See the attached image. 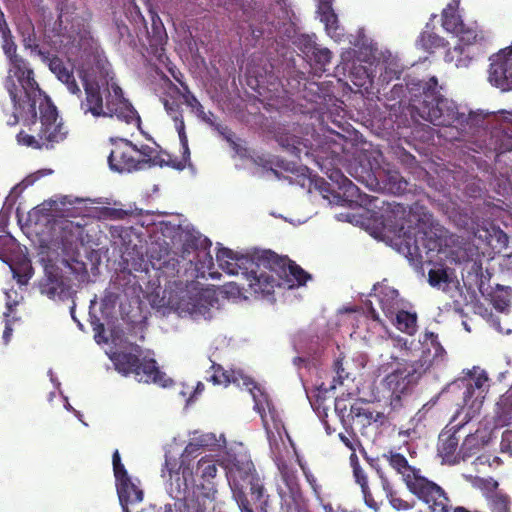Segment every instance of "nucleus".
I'll list each match as a JSON object with an SVG mask.
<instances>
[{
	"instance_id": "nucleus-1",
	"label": "nucleus",
	"mask_w": 512,
	"mask_h": 512,
	"mask_svg": "<svg viewBox=\"0 0 512 512\" xmlns=\"http://www.w3.org/2000/svg\"><path fill=\"white\" fill-rule=\"evenodd\" d=\"M2 49L9 58L10 67L4 80V88L13 103V114L8 120L9 125L18 123L22 118L25 124L36 120V102L41 96V89L35 80L34 71L25 59L17 55V46L11 32L1 34Z\"/></svg>"
},
{
	"instance_id": "nucleus-2",
	"label": "nucleus",
	"mask_w": 512,
	"mask_h": 512,
	"mask_svg": "<svg viewBox=\"0 0 512 512\" xmlns=\"http://www.w3.org/2000/svg\"><path fill=\"white\" fill-rule=\"evenodd\" d=\"M488 376L473 367L467 373L450 383L435 398L423 404L418 413H428L433 407L440 414L451 416H477L481 413L488 391Z\"/></svg>"
},
{
	"instance_id": "nucleus-3",
	"label": "nucleus",
	"mask_w": 512,
	"mask_h": 512,
	"mask_svg": "<svg viewBox=\"0 0 512 512\" xmlns=\"http://www.w3.org/2000/svg\"><path fill=\"white\" fill-rule=\"evenodd\" d=\"M253 264L242 276L255 293L269 295L275 287L293 289L311 279V275L294 261L271 250H255Z\"/></svg>"
},
{
	"instance_id": "nucleus-4",
	"label": "nucleus",
	"mask_w": 512,
	"mask_h": 512,
	"mask_svg": "<svg viewBox=\"0 0 512 512\" xmlns=\"http://www.w3.org/2000/svg\"><path fill=\"white\" fill-rule=\"evenodd\" d=\"M85 98L80 103V109L86 114H91L95 118L116 117L126 124H140L141 119L138 112L124 97L122 88L112 83L107 89L105 103L97 82H92L86 76L82 77Z\"/></svg>"
},
{
	"instance_id": "nucleus-5",
	"label": "nucleus",
	"mask_w": 512,
	"mask_h": 512,
	"mask_svg": "<svg viewBox=\"0 0 512 512\" xmlns=\"http://www.w3.org/2000/svg\"><path fill=\"white\" fill-rule=\"evenodd\" d=\"M35 110V122L25 124L22 118L18 121H22L30 131L35 132V135L20 131L17 135L18 142L35 149H52L66 139L68 130L59 118L56 106L47 96H43L42 91L37 99Z\"/></svg>"
},
{
	"instance_id": "nucleus-6",
	"label": "nucleus",
	"mask_w": 512,
	"mask_h": 512,
	"mask_svg": "<svg viewBox=\"0 0 512 512\" xmlns=\"http://www.w3.org/2000/svg\"><path fill=\"white\" fill-rule=\"evenodd\" d=\"M136 352L116 351L110 359L115 370L127 377L133 375L135 380L142 383H155L166 387L165 374L160 371L157 362L153 358L140 357L141 349L137 346Z\"/></svg>"
},
{
	"instance_id": "nucleus-7",
	"label": "nucleus",
	"mask_w": 512,
	"mask_h": 512,
	"mask_svg": "<svg viewBox=\"0 0 512 512\" xmlns=\"http://www.w3.org/2000/svg\"><path fill=\"white\" fill-rule=\"evenodd\" d=\"M419 115L435 126L449 127L454 124L469 128L478 127L484 118L477 113L468 115L459 113L456 106L445 97H438L435 101L423 100L418 108Z\"/></svg>"
},
{
	"instance_id": "nucleus-8",
	"label": "nucleus",
	"mask_w": 512,
	"mask_h": 512,
	"mask_svg": "<svg viewBox=\"0 0 512 512\" xmlns=\"http://www.w3.org/2000/svg\"><path fill=\"white\" fill-rule=\"evenodd\" d=\"M185 449L178 453L172 449L165 453V462L161 469V477L170 484V493L176 499H185L189 482L193 480V472Z\"/></svg>"
},
{
	"instance_id": "nucleus-9",
	"label": "nucleus",
	"mask_w": 512,
	"mask_h": 512,
	"mask_svg": "<svg viewBox=\"0 0 512 512\" xmlns=\"http://www.w3.org/2000/svg\"><path fill=\"white\" fill-rule=\"evenodd\" d=\"M408 490L423 501L431 512H450L452 502L442 487L419 475L410 481Z\"/></svg>"
},
{
	"instance_id": "nucleus-10",
	"label": "nucleus",
	"mask_w": 512,
	"mask_h": 512,
	"mask_svg": "<svg viewBox=\"0 0 512 512\" xmlns=\"http://www.w3.org/2000/svg\"><path fill=\"white\" fill-rule=\"evenodd\" d=\"M413 378L414 374L411 371L406 368H398L383 379L382 384L389 392L390 412H398L400 408L410 403L409 391Z\"/></svg>"
},
{
	"instance_id": "nucleus-11",
	"label": "nucleus",
	"mask_w": 512,
	"mask_h": 512,
	"mask_svg": "<svg viewBox=\"0 0 512 512\" xmlns=\"http://www.w3.org/2000/svg\"><path fill=\"white\" fill-rule=\"evenodd\" d=\"M226 475L233 497L264 487L252 461L236 460L228 467Z\"/></svg>"
},
{
	"instance_id": "nucleus-12",
	"label": "nucleus",
	"mask_w": 512,
	"mask_h": 512,
	"mask_svg": "<svg viewBox=\"0 0 512 512\" xmlns=\"http://www.w3.org/2000/svg\"><path fill=\"white\" fill-rule=\"evenodd\" d=\"M113 148L108 156V164L111 170L119 173L139 170L137 146L127 139H111Z\"/></svg>"
},
{
	"instance_id": "nucleus-13",
	"label": "nucleus",
	"mask_w": 512,
	"mask_h": 512,
	"mask_svg": "<svg viewBox=\"0 0 512 512\" xmlns=\"http://www.w3.org/2000/svg\"><path fill=\"white\" fill-rule=\"evenodd\" d=\"M459 0H452L442 11V27L449 33L456 35L459 40L467 45L476 41L477 32L474 28L464 24L458 13Z\"/></svg>"
},
{
	"instance_id": "nucleus-14",
	"label": "nucleus",
	"mask_w": 512,
	"mask_h": 512,
	"mask_svg": "<svg viewBox=\"0 0 512 512\" xmlns=\"http://www.w3.org/2000/svg\"><path fill=\"white\" fill-rule=\"evenodd\" d=\"M276 465L280 473V482L277 484L280 499L304 497L296 468L283 458H277Z\"/></svg>"
},
{
	"instance_id": "nucleus-15",
	"label": "nucleus",
	"mask_w": 512,
	"mask_h": 512,
	"mask_svg": "<svg viewBox=\"0 0 512 512\" xmlns=\"http://www.w3.org/2000/svg\"><path fill=\"white\" fill-rule=\"evenodd\" d=\"M490 60L489 81L505 90L508 76L512 72V45L494 54Z\"/></svg>"
},
{
	"instance_id": "nucleus-16",
	"label": "nucleus",
	"mask_w": 512,
	"mask_h": 512,
	"mask_svg": "<svg viewBox=\"0 0 512 512\" xmlns=\"http://www.w3.org/2000/svg\"><path fill=\"white\" fill-rule=\"evenodd\" d=\"M254 252L247 255H238L228 248H220L216 254L219 267L229 275H243L247 269H251Z\"/></svg>"
},
{
	"instance_id": "nucleus-17",
	"label": "nucleus",
	"mask_w": 512,
	"mask_h": 512,
	"mask_svg": "<svg viewBox=\"0 0 512 512\" xmlns=\"http://www.w3.org/2000/svg\"><path fill=\"white\" fill-rule=\"evenodd\" d=\"M329 179L337 186V197L342 205L353 207L365 204L366 195H362L360 189L348 179L340 170H333L329 174Z\"/></svg>"
},
{
	"instance_id": "nucleus-18",
	"label": "nucleus",
	"mask_w": 512,
	"mask_h": 512,
	"mask_svg": "<svg viewBox=\"0 0 512 512\" xmlns=\"http://www.w3.org/2000/svg\"><path fill=\"white\" fill-rule=\"evenodd\" d=\"M472 420V418H468V421L458 423L454 426H446L445 429L439 435L438 441V454L442 457L443 461L447 463H455L456 462V451L459 445V433L462 429H464Z\"/></svg>"
},
{
	"instance_id": "nucleus-19",
	"label": "nucleus",
	"mask_w": 512,
	"mask_h": 512,
	"mask_svg": "<svg viewBox=\"0 0 512 512\" xmlns=\"http://www.w3.org/2000/svg\"><path fill=\"white\" fill-rule=\"evenodd\" d=\"M241 512H267L269 495L264 487L234 497Z\"/></svg>"
},
{
	"instance_id": "nucleus-20",
	"label": "nucleus",
	"mask_w": 512,
	"mask_h": 512,
	"mask_svg": "<svg viewBox=\"0 0 512 512\" xmlns=\"http://www.w3.org/2000/svg\"><path fill=\"white\" fill-rule=\"evenodd\" d=\"M50 71L67 87L68 91L77 96L81 95V88L78 85L73 69L67 66L64 61L56 55L48 58Z\"/></svg>"
},
{
	"instance_id": "nucleus-21",
	"label": "nucleus",
	"mask_w": 512,
	"mask_h": 512,
	"mask_svg": "<svg viewBox=\"0 0 512 512\" xmlns=\"http://www.w3.org/2000/svg\"><path fill=\"white\" fill-rule=\"evenodd\" d=\"M383 458L388 461L389 465L393 469L402 475L407 487L409 486L410 481H414V478L421 475L420 470L410 466L406 457L398 452L389 451L388 453L383 454Z\"/></svg>"
},
{
	"instance_id": "nucleus-22",
	"label": "nucleus",
	"mask_w": 512,
	"mask_h": 512,
	"mask_svg": "<svg viewBox=\"0 0 512 512\" xmlns=\"http://www.w3.org/2000/svg\"><path fill=\"white\" fill-rule=\"evenodd\" d=\"M38 287L40 293L49 299H55L64 292L62 276L53 267L45 268L44 277L39 281Z\"/></svg>"
},
{
	"instance_id": "nucleus-23",
	"label": "nucleus",
	"mask_w": 512,
	"mask_h": 512,
	"mask_svg": "<svg viewBox=\"0 0 512 512\" xmlns=\"http://www.w3.org/2000/svg\"><path fill=\"white\" fill-rule=\"evenodd\" d=\"M244 384H251L250 392L254 400V410L260 416H275L277 411L269 395L251 379L245 380Z\"/></svg>"
},
{
	"instance_id": "nucleus-24",
	"label": "nucleus",
	"mask_w": 512,
	"mask_h": 512,
	"mask_svg": "<svg viewBox=\"0 0 512 512\" xmlns=\"http://www.w3.org/2000/svg\"><path fill=\"white\" fill-rule=\"evenodd\" d=\"M350 363L345 361V356L340 355L333 362V373L331 384L329 387H323L324 390H334L338 386H345L346 383H352L354 381V374L351 371Z\"/></svg>"
},
{
	"instance_id": "nucleus-25",
	"label": "nucleus",
	"mask_w": 512,
	"mask_h": 512,
	"mask_svg": "<svg viewBox=\"0 0 512 512\" xmlns=\"http://www.w3.org/2000/svg\"><path fill=\"white\" fill-rule=\"evenodd\" d=\"M489 439L490 432L486 430L481 431L480 429H477L474 433L469 430L459 452L463 454V457L476 454L480 448L488 443Z\"/></svg>"
},
{
	"instance_id": "nucleus-26",
	"label": "nucleus",
	"mask_w": 512,
	"mask_h": 512,
	"mask_svg": "<svg viewBox=\"0 0 512 512\" xmlns=\"http://www.w3.org/2000/svg\"><path fill=\"white\" fill-rule=\"evenodd\" d=\"M119 501L123 507L124 512H129L127 505L129 503H137L142 501L143 492L128 478L116 485Z\"/></svg>"
},
{
	"instance_id": "nucleus-27",
	"label": "nucleus",
	"mask_w": 512,
	"mask_h": 512,
	"mask_svg": "<svg viewBox=\"0 0 512 512\" xmlns=\"http://www.w3.org/2000/svg\"><path fill=\"white\" fill-rule=\"evenodd\" d=\"M379 304L387 317H393L400 309L399 293L396 289L385 287L378 294Z\"/></svg>"
},
{
	"instance_id": "nucleus-28",
	"label": "nucleus",
	"mask_w": 512,
	"mask_h": 512,
	"mask_svg": "<svg viewBox=\"0 0 512 512\" xmlns=\"http://www.w3.org/2000/svg\"><path fill=\"white\" fill-rule=\"evenodd\" d=\"M416 45L425 52L434 53L435 50L446 47L448 42L435 32L424 30L420 33Z\"/></svg>"
},
{
	"instance_id": "nucleus-29",
	"label": "nucleus",
	"mask_w": 512,
	"mask_h": 512,
	"mask_svg": "<svg viewBox=\"0 0 512 512\" xmlns=\"http://www.w3.org/2000/svg\"><path fill=\"white\" fill-rule=\"evenodd\" d=\"M279 145L284 148L290 155L300 159L304 152L308 154V146L300 137L292 134H281L277 137Z\"/></svg>"
},
{
	"instance_id": "nucleus-30",
	"label": "nucleus",
	"mask_w": 512,
	"mask_h": 512,
	"mask_svg": "<svg viewBox=\"0 0 512 512\" xmlns=\"http://www.w3.org/2000/svg\"><path fill=\"white\" fill-rule=\"evenodd\" d=\"M353 475L356 483L359 484L361 487V492L363 494L365 504L374 511H378L379 503L374 499L368 486L367 475L365 474L364 470L361 468L359 463L354 464Z\"/></svg>"
},
{
	"instance_id": "nucleus-31",
	"label": "nucleus",
	"mask_w": 512,
	"mask_h": 512,
	"mask_svg": "<svg viewBox=\"0 0 512 512\" xmlns=\"http://www.w3.org/2000/svg\"><path fill=\"white\" fill-rule=\"evenodd\" d=\"M395 326L401 332L408 335H414L417 331V315L405 310L399 309L395 314Z\"/></svg>"
},
{
	"instance_id": "nucleus-32",
	"label": "nucleus",
	"mask_w": 512,
	"mask_h": 512,
	"mask_svg": "<svg viewBox=\"0 0 512 512\" xmlns=\"http://www.w3.org/2000/svg\"><path fill=\"white\" fill-rule=\"evenodd\" d=\"M425 432V425L421 418H410L405 424L398 427L399 437L409 440L420 439Z\"/></svg>"
},
{
	"instance_id": "nucleus-33",
	"label": "nucleus",
	"mask_w": 512,
	"mask_h": 512,
	"mask_svg": "<svg viewBox=\"0 0 512 512\" xmlns=\"http://www.w3.org/2000/svg\"><path fill=\"white\" fill-rule=\"evenodd\" d=\"M211 369L213 370V374L209 377L208 380L215 385L227 386L230 383H237L239 380V372H236L234 370H225L220 364H217L215 362L212 363Z\"/></svg>"
},
{
	"instance_id": "nucleus-34",
	"label": "nucleus",
	"mask_w": 512,
	"mask_h": 512,
	"mask_svg": "<svg viewBox=\"0 0 512 512\" xmlns=\"http://www.w3.org/2000/svg\"><path fill=\"white\" fill-rule=\"evenodd\" d=\"M306 52L311 54L315 65L322 71L326 70V65L330 64L332 59V52L325 47H321L316 43L306 45Z\"/></svg>"
},
{
	"instance_id": "nucleus-35",
	"label": "nucleus",
	"mask_w": 512,
	"mask_h": 512,
	"mask_svg": "<svg viewBox=\"0 0 512 512\" xmlns=\"http://www.w3.org/2000/svg\"><path fill=\"white\" fill-rule=\"evenodd\" d=\"M220 446L219 439L213 433H204L199 436H194L192 441L185 447L187 454H194L202 447H215Z\"/></svg>"
},
{
	"instance_id": "nucleus-36",
	"label": "nucleus",
	"mask_w": 512,
	"mask_h": 512,
	"mask_svg": "<svg viewBox=\"0 0 512 512\" xmlns=\"http://www.w3.org/2000/svg\"><path fill=\"white\" fill-rule=\"evenodd\" d=\"M11 270L14 279H16L19 285H27L34 273L31 261L27 258H24L11 266Z\"/></svg>"
},
{
	"instance_id": "nucleus-37",
	"label": "nucleus",
	"mask_w": 512,
	"mask_h": 512,
	"mask_svg": "<svg viewBox=\"0 0 512 512\" xmlns=\"http://www.w3.org/2000/svg\"><path fill=\"white\" fill-rule=\"evenodd\" d=\"M262 422L270 442H277L278 439L282 440L283 434L287 435L281 418H262Z\"/></svg>"
},
{
	"instance_id": "nucleus-38",
	"label": "nucleus",
	"mask_w": 512,
	"mask_h": 512,
	"mask_svg": "<svg viewBox=\"0 0 512 512\" xmlns=\"http://www.w3.org/2000/svg\"><path fill=\"white\" fill-rule=\"evenodd\" d=\"M442 243L439 238L434 239L432 237H422L419 241L415 239V254L422 258V253H425L427 257H431L429 254L433 252H440Z\"/></svg>"
},
{
	"instance_id": "nucleus-39",
	"label": "nucleus",
	"mask_w": 512,
	"mask_h": 512,
	"mask_svg": "<svg viewBox=\"0 0 512 512\" xmlns=\"http://www.w3.org/2000/svg\"><path fill=\"white\" fill-rule=\"evenodd\" d=\"M383 181L385 188L393 194H402L408 186V182L397 171H388Z\"/></svg>"
},
{
	"instance_id": "nucleus-40",
	"label": "nucleus",
	"mask_w": 512,
	"mask_h": 512,
	"mask_svg": "<svg viewBox=\"0 0 512 512\" xmlns=\"http://www.w3.org/2000/svg\"><path fill=\"white\" fill-rule=\"evenodd\" d=\"M486 499L491 512H511V501L507 494H487Z\"/></svg>"
},
{
	"instance_id": "nucleus-41",
	"label": "nucleus",
	"mask_w": 512,
	"mask_h": 512,
	"mask_svg": "<svg viewBox=\"0 0 512 512\" xmlns=\"http://www.w3.org/2000/svg\"><path fill=\"white\" fill-rule=\"evenodd\" d=\"M137 152L136 159L139 160V170L155 166L158 163V153L153 147L144 144L137 147Z\"/></svg>"
},
{
	"instance_id": "nucleus-42",
	"label": "nucleus",
	"mask_w": 512,
	"mask_h": 512,
	"mask_svg": "<svg viewBox=\"0 0 512 512\" xmlns=\"http://www.w3.org/2000/svg\"><path fill=\"white\" fill-rule=\"evenodd\" d=\"M382 487L386 494L387 499L389 500V503L395 510H408L411 508V505L408 501L402 499L396 491L393 490L391 484L389 481L382 477Z\"/></svg>"
},
{
	"instance_id": "nucleus-43",
	"label": "nucleus",
	"mask_w": 512,
	"mask_h": 512,
	"mask_svg": "<svg viewBox=\"0 0 512 512\" xmlns=\"http://www.w3.org/2000/svg\"><path fill=\"white\" fill-rule=\"evenodd\" d=\"M485 239L488 245L494 248L506 247L508 244L507 234L499 227L491 224L489 229H486Z\"/></svg>"
},
{
	"instance_id": "nucleus-44",
	"label": "nucleus",
	"mask_w": 512,
	"mask_h": 512,
	"mask_svg": "<svg viewBox=\"0 0 512 512\" xmlns=\"http://www.w3.org/2000/svg\"><path fill=\"white\" fill-rule=\"evenodd\" d=\"M218 468L216 462L209 457H202L196 468V474L201 477L204 481L213 479L217 474Z\"/></svg>"
},
{
	"instance_id": "nucleus-45",
	"label": "nucleus",
	"mask_w": 512,
	"mask_h": 512,
	"mask_svg": "<svg viewBox=\"0 0 512 512\" xmlns=\"http://www.w3.org/2000/svg\"><path fill=\"white\" fill-rule=\"evenodd\" d=\"M279 512H309L305 497L280 499Z\"/></svg>"
},
{
	"instance_id": "nucleus-46",
	"label": "nucleus",
	"mask_w": 512,
	"mask_h": 512,
	"mask_svg": "<svg viewBox=\"0 0 512 512\" xmlns=\"http://www.w3.org/2000/svg\"><path fill=\"white\" fill-rule=\"evenodd\" d=\"M320 20L324 23L325 29L329 34L335 33L338 29V18L332 5L320 7Z\"/></svg>"
},
{
	"instance_id": "nucleus-47",
	"label": "nucleus",
	"mask_w": 512,
	"mask_h": 512,
	"mask_svg": "<svg viewBox=\"0 0 512 512\" xmlns=\"http://www.w3.org/2000/svg\"><path fill=\"white\" fill-rule=\"evenodd\" d=\"M98 216L103 220H124L130 216V212L121 208L101 207L98 209Z\"/></svg>"
},
{
	"instance_id": "nucleus-48",
	"label": "nucleus",
	"mask_w": 512,
	"mask_h": 512,
	"mask_svg": "<svg viewBox=\"0 0 512 512\" xmlns=\"http://www.w3.org/2000/svg\"><path fill=\"white\" fill-rule=\"evenodd\" d=\"M183 92L181 93L184 103L195 110L197 116H204V107L197 97L190 91L186 84H182Z\"/></svg>"
},
{
	"instance_id": "nucleus-49",
	"label": "nucleus",
	"mask_w": 512,
	"mask_h": 512,
	"mask_svg": "<svg viewBox=\"0 0 512 512\" xmlns=\"http://www.w3.org/2000/svg\"><path fill=\"white\" fill-rule=\"evenodd\" d=\"M113 471L116 480V485L123 481H127L130 476L128 475L125 466L121 462L120 454L118 450H115L112 456Z\"/></svg>"
},
{
	"instance_id": "nucleus-50",
	"label": "nucleus",
	"mask_w": 512,
	"mask_h": 512,
	"mask_svg": "<svg viewBox=\"0 0 512 512\" xmlns=\"http://www.w3.org/2000/svg\"><path fill=\"white\" fill-rule=\"evenodd\" d=\"M440 89L437 78L435 76L429 78L423 87V100H432L433 102L438 97H444L440 93Z\"/></svg>"
},
{
	"instance_id": "nucleus-51",
	"label": "nucleus",
	"mask_w": 512,
	"mask_h": 512,
	"mask_svg": "<svg viewBox=\"0 0 512 512\" xmlns=\"http://www.w3.org/2000/svg\"><path fill=\"white\" fill-rule=\"evenodd\" d=\"M428 282L433 287H440L442 284L449 283L446 269H431L428 273Z\"/></svg>"
},
{
	"instance_id": "nucleus-52",
	"label": "nucleus",
	"mask_w": 512,
	"mask_h": 512,
	"mask_svg": "<svg viewBox=\"0 0 512 512\" xmlns=\"http://www.w3.org/2000/svg\"><path fill=\"white\" fill-rule=\"evenodd\" d=\"M498 416H510L512 414V388L504 393L497 402Z\"/></svg>"
},
{
	"instance_id": "nucleus-53",
	"label": "nucleus",
	"mask_w": 512,
	"mask_h": 512,
	"mask_svg": "<svg viewBox=\"0 0 512 512\" xmlns=\"http://www.w3.org/2000/svg\"><path fill=\"white\" fill-rule=\"evenodd\" d=\"M175 128L178 132L179 140L181 143V146L183 148L184 154H187V156H190V151L188 147V138L185 132V122L184 119H179V122L175 123Z\"/></svg>"
},
{
	"instance_id": "nucleus-54",
	"label": "nucleus",
	"mask_w": 512,
	"mask_h": 512,
	"mask_svg": "<svg viewBox=\"0 0 512 512\" xmlns=\"http://www.w3.org/2000/svg\"><path fill=\"white\" fill-rule=\"evenodd\" d=\"M216 131L229 143L232 149L238 151L239 145L234 139L235 135L227 126L220 124L216 127Z\"/></svg>"
},
{
	"instance_id": "nucleus-55",
	"label": "nucleus",
	"mask_w": 512,
	"mask_h": 512,
	"mask_svg": "<svg viewBox=\"0 0 512 512\" xmlns=\"http://www.w3.org/2000/svg\"><path fill=\"white\" fill-rule=\"evenodd\" d=\"M164 108L170 117L173 119L174 123L179 122V119H183V114L181 107L176 102H169L168 100L164 101Z\"/></svg>"
},
{
	"instance_id": "nucleus-56",
	"label": "nucleus",
	"mask_w": 512,
	"mask_h": 512,
	"mask_svg": "<svg viewBox=\"0 0 512 512\" xmlns=\"http://www.w3.org/2000/svg\"><path fill=\"white\" fill-rule=\"evenodd\" d=\"M204 498H205V500L203 501V503H200L199 497L197 496V503H198L197 506L194 504V501L191 500L190 502H187L185 504L184 511H180V512H206L205 501L210 500L209 493H207ZM165 512H173V511L170 509Z\"/></svg>"
},
{
	"instance_id": "nucleus-57",
	"label": "nucleus",
	"mask_w": 512,
	"mask_h": 512,
	"mask_svg": "<svg viewBox=\"0 0 512 512\" xmlns=\"http://www.w3.org/2000/svg\"><path fill=\"white\" fill-rule=\"evenodd\" d=\"M409 213L412 215H419L417 221H422L424 223L429 222L431 214L426 211V208L418 203H414L409 207Z\"/></svg>"
},
{
	"instance_id": "nucleus-58",
	"label": "nucleus",
	"mask_w": 512,
	"mask_h": 512,
	"mask_svg": "<svg viewBox=\"0 0 512 512\" xmlns=\"http://www.w3.org/2000/svg\"><path fill=\"white\" fill-rule=\"evenodd\" d=\"M303 473L305 475V478H306L307 482L311 486V488H312V490H313V492L315 494L316 499L319 502H322V497H321V494H320L321 486L317 483L316 477L311 472L305 470L304 468H303Z\"/></svg>"
},
{
	"instance_id": "nucleus-59",
	"label": "nucleus",
	"mask_w": 512,
	"mask_h": 512,
	"mask_svg": "<svg viewBox=\"0 0 512 512\" xmlns=\"http://www.w3.org/2000/svg\"><path fill=\"white\" fill-rule=\"evenodd\" d=\"M481 483V488L485 491V497L487 496V494L500 493L499 491H497L499 484L495 479H483Z\"/></svg>"
},
{
	"instance_id": "nucleus-60",
	"label": "nucleus",
	"mask_w": 512,
	"mask_h": 512,
	"mask_svg": "<svg viewBox=\"0 0 512 512\" xmlns=\"http://www.w3.org/2000/svg\"><path fill=\"white\" fill-rule=\"evenodd\" d=\"M389 208H391V212L395 214V226L400 227L401 229L404 228L403 223H399L397 221V215L400 214L399 220L403 218V216L406 214V207L402 204H388Z\"/></svg>"
},
{
	"instance_id": "nucleus-61",
	"label": "nucleus",
	"mask_w": 512,
	"mask_h": 512,
	"mask_svg": "<svg viewBox=\"0 0 512 512\" xmlns=\"http://www.w3.org/2000/svg\"><path fill=\"white\" fill-rule=\"evenodd\" d=\"M361 404H363V402L350 404V412L347 416H372V412L359 406Z\"/></svg>"
},
{
	"instance_id": "nucleus-62",
	"label": "nucleus",
	"mask_w": 512,
	"mask_h": 512,
	"mask_svg": "<svg viewBox=\"0 0 512 512\" xmlns=\"http://www.w3.org/2000/svg\"><path fill=\"white\" fill-rule=\"evenodd\" d=\"M11 310H12V306L9 305L8 312L4 313L6 320H5V329L3 331V340H4L5 344H7L10 341V338H11L12 332H13L10 320L8 319Z\"/></svg>"
},
{
	"instance_id": "nucleus-63",
	"label": "nucleus",
	"mask_w": 512,
	"mask_h": 512,
	"mask_svg": "<svg viewBox=\"0 0 512 512\" xmlns=\"http://www.w3.org/2000/svg\"><path fill=\"white\" fill-rule=\"evenodd\" d=\"M512 443V429H507L502 434V440H501V451L506 452L510 450Z\"/></svg>"
},
{
	"instance_id": "nucleus-64",
	"label": "nucleus",
	"mask_w": 512,
	"mask_h": 512,
	"mask_svg": "<svg viewBox=\"0 0 512 512\" xmlns=\"http://www.w3.org/2000/svg\"><path fill=\"white\" fill-rule=\"evenodd\" d=\"M400 74H401V71L396 70L391 67H386L384 73L381 74V78L385 82H390L393 79H399Z\"/></svg>"
}]
</instances>
